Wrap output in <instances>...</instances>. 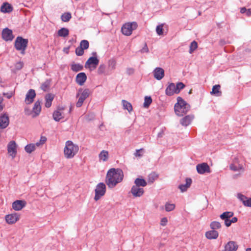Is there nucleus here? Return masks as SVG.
Segmentation results:
<instances>
[{
    "instance_id": "nucleus-43",
    "label": "nucleus",
    "mask_w": 251,
    "mask_h": 251,
    "mask_svg": "<svg viewBox=\"0 0 251 251\" xmlns=\"http://www.w3.org/2000/svg\"><path fill=\"white\" fill-rule=\"evenodd\" d=\"M84 50H87L89 48V42L86 40H83L80 43V46Z\"/></svg>"
},
{
    "instance_id": "nucleus-15",
    "label": "nucleus",
    "mask_w": 251,
    "mask_h": 251,
    "mask_svg": "<svg viewBox=\"0 0 251 251\" xmlns=\"http://www.w3.org/2000/svg\"><path fill=\"white\" fill-rule=\"evenodd\" d=\"M152 73L154 77L158 80H161L164 76V70L162 68H155Z\"/></svg>"
},
{
    "instance_id": "nucleus-44",
    "label": "nucleus",
    "mask_w": 251,
    "mask_h": 251,
    "mask_svg": "<svg viewBox=\"0 0 251 251\" xmlns=\"http://www.w3.org/2000/svg\"><path fill=\"white\" fill-rule=\"evenodd\" d=\"M229 167L231 170L234 171H238L244 170L243 166L240 165L237 166L235 165L232 164L230 165Z\"/></svg>"
},
{
    "instance_id": "nucleus-26",
    "label": "nucleus",
    "mask_w": 251,
    "mask_h": 251,
    "mask_svg": "<svg viewBox=\"0 0 251 251\" xmlns=\"http://www.w3.org/2000/svg\"><path fill=\"white\" fill-rule=\"evenodd\" d=\"M54 99V95L51 94H48L45 96V106L49 108L51 106L52 101Z\"/></svg>"
},
{
    "instance_id": "nucleus-48",
    "label": "nucleus",
    "mask_w": 251,
    "mask_h": 251,
    "mask_svg": "<svg viewBox=\"0 0 251 251\" xmlns=\"http://www.w3.org/2000/svg\"><path fill=\"white\" fill-rule=\"evenodd\" d=\"M108 64L109 67L110 68H111L112 69H115L116 65V62L114 59H110L108 61Z\"/></svg>"
},
{
    "instance_id": "nucleus-35",
    "label": "nucleus",
    "mask_w": 251,
    "mask_h": 251,
    "mask_svg": "<svg viewBox=\"0 0 251 251\" xmlns=\"http://www.w3.org/2000/svg\"><path fill=\"white\" fill-rule=\"evenodd\" d=\"M210 227L211 229L216 230V229H218L221 227V224L219 222L213 221L210 223Z\"/></svg>"
},
{
    "instance_id": "nucleus-47",
    "label": "nucleus",
    "mask_w": 251,
    "mask_h": 251,
    "mask_svg": "<svg viewBox=\"0 0 251 251\" xmlns=\"http://www.w3.org/2000/svg\"><path fill=\"white\" fill-rule=\"evenodd\" d=\"M106 66L104 64H100L98 69V73L99 75H101L104 73L105 71Z\"/></svg>"
},
{
    "instance_id": "nucleus-41",
    "label": "nucleus",
    "mask_w": 251,
    "mask_h": 251,
    "mask_svg": "<svg viewBox=\"0 0 251 251\" xmlns=\"http://www.w3.org/2000/svg\"><path fill=\"white\" fill-rule=\"evenodd\" d=\"M152 102V99L150 96H146L145 97L144 107L148 108Z\"/></svg>"
},
{
    "instance_id": "nucleus-27",
    "label": "nucleus",
    "mask_w": 251,
    "mask_h": 251,
    "mask_svg": "<svg viewBox=\"0 0 251 251\" xmlns=\"http://www.w3.org/2000/svg\"><path fill=\"white\" fill-rule=\"evenodd\" d=\"M71 69L73 72H77L82 71L83 69V66L79 63L73 62L71 64Z\"/></svg>"
},
{
    "instance_id": "nucleus-34",
    "label": "nucleus",
    "mask_w": 251,
    "mask_h": 251,
    "mask_svg": "<svg viewBox=\"0 0 251 251\" xmlns=\"http://www.w3.org/2000/svg\"><path fill=\"white\" fill-rule=\"evenodd\" d=\"M108 152L107 151L103 150L99 154V158L100 160L103 161H106L108 159Z\"/></svg>"
},
{
    "instance_id": "nucleus-36",
    "label": "nucleus",
    "mask_w": 251,
    "mask_h": 251,
    "mask_svg": "<svg viewBox=\"0 0 251 251\" xmlns=\"http://www.w3.org/2000/svg\"><path fill=\"white\" fill-rule=\"evenodd\" d=\"M72 18L71 14L70 12L64 13L61 15V20L64 22H67L70 21Z\"/></svg>"
},
{
    "instance_id": "nucleus-63",
    "label": "nucleus",
    "mask_w": 251,
    "mask_h": 251,
    "mask_svg": "<svg viewBox=\"0 0 251 251\" xmlns=\"http://www.w3.org/2000/svg\"><path fill=\"white\" fill-rule=\"evenodd\" d=\"M238 219L237 217H233L230 220L232 223H235L237 222Z\"/></svg>"
},
{
    "instance_id": "nucleus-29",
    "label": "nucleus",
    "mask_w": 251,
    "mask_h": 251,
    "mask_svg": "<svg viewBox=\"0 0 251 251\" xmlns=\"http://www.w3.org/2000/svg\"><path fill=\"white\" fill-rule=\"evenodd\" d=\"M135 186L138 187H145L147 185L146 181L143 178H137L134 181Z\"/></svg>"
},
{
    "instance_id": "nucleus-54",
    "label": "nucleus",
    "mask_w": 251,
    "mask_h": 251,
    "mask_svg": "<svg viewBox=\"0 0 251 251\" xmlns=\"http://www.w3.org/2000/svg\"><path fill=\"white\" fill-rule=\"evenodd\" d=\"M126 72L128 75H131L134 74V69L132 68H128L126 69Z\"/></svg>"
},
{
    "instance_id": "nucleus-61",
    "label": "nucleus",
    "mask_w": 251,
    "mask_h": 251,
    "mask_svg": "<svg viewBox=\"0 0 251 251\" xmlns=\"http://www.w3.org/2000/svg\"><path fill=\"white\" fill-rule=\"evenodd\" d=\"M246 15L248 16V17H250L251 16V9H248L247 10V11L246 12V13H245Z\"/></svg>"
},
{
    "instance_id": "nucleus-25",
    "label": "nucleus",
    "mask_w": 251,
    "mask_h": 251,
    "mask_svg": "<svg viewBox=\"0 0 251 251\" xmlns=\"http://www.w3.org/2000/svg\"><path fill=\"white\" fill-rule=\"evenodd\" d=\"M41 102L42 100H38L34 103V106L33 107V112L35 113L36 116L38 115L41 112Z\"/></svg>"
},
{
    "instance_id": "nucleus-3",
    "label": "nucleus",
    "mask_w": 251,
    "mask_h": 251,
    "mask_svg": "<svg viewBox=\"0 0 251 251\" xmlns=\"http://www.w3.org/2000/svg\"><path fill=\"white\" fill-rule=\"evenodd\" d=\"M78 150L77 145L73 144L71 141H67L64 150L65 156L67 158H72L77 153Z\"/></svg>"
},
{
    "instance_id": "nucleus-33",
    "label": "nucleus",
    "mask_w": 251,
    "mask_h": 251,
    "mask_svg": "<svg viewBox=\"0 0 251 251\" xmlns=\"http://www.w3.org/2000/svg\"><path fill=\"white\" fill-rule=\"evenodd\" d=\"M124 109L127 110L129 112L132 110V106L131 104L126 100L122 101Z\"/></svg>"
},
{
    "instance_id": "nucleus-57",
    "label": "nucleus",
    "mask_w": 251,
    "mask_h": 251,
    "mask_svg": "<svg viewBox=\"0 0 251 251\" xmlns=\"http://www.w3.org/2000/svg\"><path fill=\"white\" fill-rule=\"evenodd\" d=\"M164 130L161 129V130L157 134V138H162L164 135Z\"/></svg>"
},
{
    "instance_id": "nucleus-5",
    "label": "nucleus",
    "mask_w": 251,
    "mask_h": 251,
    "mask_svg": "<svg viewBox=\"0 0 251 251\" xmlns=\"http://www.w3.org/2000/svg\"><path fill=\"white\" fill-rule=\"evenodd\" d=\"M138 26L136 22L125 24L123 25L121 28L122 32L126 36H129L131 34L133 30L137 28Z\"/></svg>"
},
{
    "instance_id": "nucleus-9",
    "label": "nucleus",
    "mask_w": 251,
    "mask_h": 251,
    "mask_svg": "<svg viewBox=\"0 0 251 251\" xmlns=\"http://www.w3.org/2000/svg\"><path fill=\"white\" fill-rule=\"evenodd\" d=\"M197 172L199 174H204L205 173H210V169L206 163H202L199 164L196 166Z\"/></svg>"
},
{
    "instance_id": "nucleus-51",
    "label": "nucleus",
    "mask_w": 251,
    "mask_h": 251,
    "mask_svg": "<svg viewBox=\"0 0 251 251\" xmlns=\"http://www.w3.org/2000/svg\"><path fill=\"white\" fill-rule=\"evenodd\" d=\"M143 151V149H140L139 150H136V151L134 153V155L136 157H142L143 155V154L141 153Z\"/></svg>"
},
{
    "instance_id": "nucleus-18",
    "label": "nucleus",
    "mask_w": 251,
    "mask_h": 251,
    "mask_svg": "<svg viewBox=\"0 0 251 251\" xmlns=\"http://www.w3.org/2000/svg\"><path fill=\"white\" fill-rule=\"evenodd\" d=\"M26 203L25 201L16 200L12 203V208L16 211H19L25 206Z\"/></svg>"
},
{
    "instance_id": "nucleus-17",
    "label": "nucleus",
    "mask_w": 251,
    "mask_h": 251,
    "mask_svg": "<svg viewBox=\"0 0 251 251\" xmlns=\"http://www.w3.org/2000/svg\"><path fill=\"white\" fill-rule=\"evenodd\" d=\"M194 118V116L193 114L186 115L180 119V123L182 126H187L191 124Z\"/></svg>"
},
{
    "instance_id": "nucleus-60",
    "label": "nucleus",
    "mask_w": 251,
    "mask_h": 251,
    "mask_svg": "<svg viewBox=\"0 0 251 251\" xmlns=\"http://www.w3.org/2000/svg\"><path fill=\"white\" fill-rule=\"evenodd\" d=\"M142 52H148L149 51L147 45H145V46L143 48V49L141 50Z\"/></svg>"
},
{
    "instance_id": "nucleus-6",
    "label": "nucleus",
    "mask_w": 251,
    "mask_h": 251,
    "mask_svg": "<svg viewBox=\"0 0 251 251\" xmlns=\"http://www.w3.org/2000/svg\"><path fill=\"white\" fill-rule=\"evenodd\" d=\"M95 195L94 200L98 201L100 198L104 196L106 192V186L103 182H100L97 184L95 190Z\"/></svg>"
},
{
    "instance_id": "nucleus-7",
    "label": "nucleus",
    "mask_w": 251,
    "mask_h": 251,
    "mask_svg": "<svg viewBox=\"0 0 251 251\" xmlns=\"http://www.w3.org/2000/svg\"><path fill=\"white\" fill-rule=\"evenodd\" d=\"M99 63V60L96 56H91L88 58L87 61L86 62L85 64V67L86 68L91 69L93 68L95 69L97 68V66Z\"/></svg>"
},
{
    "instance_id": "nucleus-59",
    "label": "nucleus",
    "mask_w": 251,
    "mask_h": 251,
    "mask_svg": "<svg viewBox=\"0 0 251 251\" xmlns=\"http://www.w3.org/2000/svg\"><path fill=\"white\" fill-rule=\"evenodd\" d=\"M47 140V138L46 137L41 136L40 140V142L43 145Z\"/></svg>"
},
{
    "instance_id": "nucleus-20",
    "label": "nucleus",
    "mask_w": 251,
    "mask_h": 251,
    "mask_svg": "<svg viewBox=\"0 0 251 251\" xmlns=\"http://www.w3.org/2000/svg\"><path fill=\"white\" fill-rule=\"evenodd\" d=\"M87 79V76L85 73L81 72L78 73L75 78L76 82L79 85L82 86Z\"/></svg>"
},
{
    "instance_id": "nucleus-50",
    "label": "nucleus",
    "mask_w": 251,
    "mask_h": 251,
    "mask_svg": "<svg viewBox=\"0 0 251 251\" xmlns=\"http://www.w3.org/2000/svg\"><path fill=\"white\" fill-rule=\"evenodd\" d=\"M24 66L23 62L20 61L16 63L15 67L16 70H20Z\"/></svg>"
},
{
    "instance_id": "nucleus-49",
    "label": "nucleus",
    "mask_w": 251,
    "mask_h": 251,
    "mask_svg": "<svg viewBox=\"0 0 251 251\" xmlns=\"http://www.w3.org/2000/svg\"><path fill=\"white\" fill-rule=\"evenodd\" d=\"M75 53L77 56H82L84 54V50L80 47H78L75 49Z\"/></svg>"
},
{
    "instance_id": "nucleus-30",
    "label": "nucleus",
    "mask_w": 251,
    "mask_h": 251,
    "mask_svg": "<svg viewBox=\"0 0 251 251\" xmlns=\"http://www.w3.org/2000/svg\"><path fill=\"white\" fill-rule=\"evenodd\" d=\"M220 85L219 84L215 85L213 86L212 91L210 92L211 95H214L216 96H220L222 95V92L220 91Z\"/></svg>"
},
{
    "instance_id": "nucleus-21",
    "label": "nucleus",
    "mask_w": 251,
    "mask_h": 251,
    "mask_svg": "<svg viewBox=\"0 0 251 251\" xmlns=\"http://www.w3.org/2000/svg\"><path fill=\"white\" fill-rule=\"evenodd\" d=\"M186 183L185 184H180L178 186V188L181 192H184L187 191L192 184V179L190 178H186L185 179Z\"/></svg>"
},
{
    "instance_id": "nucleus-64",
    "label": "nucleus",
    "mask_w": 251,
    "mask_h": 251,
    "mask_svg": "<svg viewBox=\"0 0 251 251\" xmlns=\"http://www.w3.org/2000/svg\"><path fill=\"white\" fill-rule=\"evenodd\" d=\"M64 109H65V107H64L59 106L57 107V108L56 110H59L60 112H61L62 111L64 110Z\"/></svg>"
},
{
    "instance_id": "nucleus-56",
    "label": "nucleus",
    "mask_w": 251,
    "mask_h": 251,
    "mask_svg": "<svg viewBox=\"0 0 251 251\" xmlns=\"http://www.w3.org/2000/svg\"><path fill=\"white\" fill-rule=\"evenodd\" d=\"M3 95L4 96H5L7 99H9L12 97L13 93L12 92L3 93Z\"/></svg>"
},
{
    "instance_id": "nucleus-8",
    "label": "nucleus",
    "mask_w": 251,
    "mask_h": 251,
    "mask_svg": "<svg viewBox=\"0 0 251 251\" xmlns=\"http://www.w3.org/2000/svg\"><path fill=\"white\" fill-rule=\"evenodd\" d=\"M89 94L90 90L89 89H85L82 91L76 103L77 107H80L82 106L84 101L89 97Z\"/></svg>"
},
{
    "instance_id": "nucleus-10",
    "label": "nucleus",
    "mask_w": 251,
    "mask_h": 251,
    "mask_svg": "<svg viewBox=\"0 0 251 251\" xmlns=\"http://www.w3.org/2000/svg\"><path fill=\"white\" fill-rule=\"evenodd\" d=\"M1 36L2 39L5 41H11L14 37L12 30L7 27L2 30Z\"/></svg>"
},
{
    "instance_id": "nucleus-46",
    "label": "nucleus",
    "mask_w": 251,
    "mask_h": 251,
    "mask_svg": "<svg viewBox=\"0 0 251 251\" xmlns=\"http://www.w3.org/2000/svg\"><path fill=\"white\" fill-rule=\"evenodd\" d=\"M157 177L158 176L155 173H151L149 176V182L152 183Z\"/></svg>"
},
{
    "instance_id": "nucleus-13",
    "label": "nucleus",
    "mask_w": 251,
    "mask_h": 251,
    "mask_svg": "<svg viewBox=\"0 0 251 251\" xmlns=\"http://www.w3.org/2000/svg\"><path fill=\"white\" fill-rule=\"evenodd\" d=\"M238 245L233 241L228 242L225 246V249L222 251H236L238 250Z\"/></svg>"
},
{
    "instance_id": "nucleus-52",
    "label": "nucleus",
    "mask_w": 251,
    "mask_h": 251,
    "mask_svg": "<svg viewBox=\"0 0 251 251\" xmlns=\"http://www.w3.org/2000/svg\"><path fill=\"white\" fill-rule=\"evenodd\" d=\"M243 204L245 206L251 207V198H247L245 201H244Z\"/></svg>"
},
{
    "instance_id": "nucleus-62",
    "label": "nucleus",
    "mask_w": 251,
    "mask_h": 251,
    "mask_svg": "<svg viewBox=\"0 0 251 251\" xmlns=\"http://www.w3.org/2000/svg\"><path fill=\"white\" fill-rule=\"evenodd\" d=\"M247 9L246 8V7H242L240 9V12L242 14H245L246 12L247 11Z\"/></svg>"
},
{
    "instance_id": "nucleus-38",
    "label": "nucleus",
    "mask_w": 251,
    "mask_h": 251,
    "mask_svg": "<svg viewBox=\"0 0 251 251\" xmlns=\"http://www.w3.org/2000/svg\"><path fill=\"white\" fill-rule=\"evenodd\" d=\"M25 150L26 152L30 153L35 150V145L34 144H28L25 147Z\"/></svg>"
},
{
    "instance_id": "nucleus-31",
    "label": "nucleus",
    "mask_w": 251,
    "mask_h": 251,
    "mask_svg": "<svg viewBox=\"0 0 251 251\" xmlns=\"http://www.w3.org/2000/svg\"><path fill=\"white\" fill-rule=\"evenodd\" d=\"M58 36L62 37H66L68 36L69 34V30L68 28L65 27H62L58 31Z\"/></svg>"
},
{
    "instance_id": "nucleus-2",
    "label": "nucleus",
    "mask_w": 251,
    "mask_h": 251,
    "mask_svg": "<svg viewBox=\"0 0 251 251\" xmlns=\"http://www.w3.org/2000/svg\"><path fill=\"white\" fill-rule=\"evenodd\" d=\"M190 109V105L181 97L177 98V102L175 104L174 110L176 114L179 117L183 116Z\"/></svg>"
},
{
    "instance_id": "nucleus-39",
    "label": "nucleus",
    "mask_w": 251,
    "mask_h": 251,
    "mask_svg": "<svg viewBox=\"0 0 251 251\" xmlns=\"http://www.w3.org/2000/svg\"><path fill=\"white\" fill-rule=\"evenodd\" d=\"M185 87V85L183 83L181 82L177 83L175 85L176 94H178L181 90L184 88Z\"/></svg>"
},
{
    "instance_id": "nucleus-19",
    "label": "nucleus",
    "mask_w": 251,
    "mask_h": 251,
    "mask_svg": "<svg viewBox=\"0 0 251 251\" xmlns=\"http://www.w3.org/2000/svg\"><path fill=\"white\" fill-rule=\"evenodd\" d=\"M6 222L8 224H13L19 219V215L17 213L6 215L5 217Z\"/></svg>"
},
{
    "instance_id": "nucleus-23",
    "label": "nucleus",
    "mask_w": 251,
    "mask_h": 251,
    "mask_svg": "<svg viewBox=\"0 0 251 251\" xmlns=\"http://www.w3.org/2000/svg\"><path fill=\"white\" fill-rule=\"evenodd\" d=\"M205 237L208 239H216L219 236V233L217 231L215 230H211L206 231L205 234Z\"/></svg>"
},
{
    "instance_id": "nucleus-4",
    "label": "nucleus",
    "mask_w": 251,
    "mask_h": 251,
    "mask_svg": "<svg viewBox=\"0 0 251 251\" xmlns=\"http://www.w3.org/2000/svg\"><path fill=\"white\" fill-rule=\"evenodd\" d=\"M28 42L27 39H24L21 36H18L15 41V48L17 50H21L22 53L24 54L25 50L27 46Z\"/></svg>"
},
{
    "instance_id": "nucleus-11",
    "label": "nucleus",
    "mask_w": 251,
    "mask_h": 251,
    "mask_svg": "<svg viewBox=\"0 0 251 251\" xmlns=\"http://www.w3.org/2000/svg\"><path fill=\"white\" fill-rule=\"evenodd\" d=\"M130 192L134 197H140L144 194V190L142 188L133 185L131 187Z\"/></svg>"
},
{
    "instance_id": "nucleus-32",
    "label": "nucleus",
    "mask_w": 251,
    "mask_h": 251,
    "mask_svg": "<svg viewBox=\"0 0 251 251\" xmlns=\"http://www.w3.org/2000/svg\"><path fill=\"white\" fill-rule=\"evenodd\" d=\"M233 215V212L226 211L220 215V217L223 220L225 221L229 219Z\"/></svg>"
},
{
    "instance_id": "nucleus-55",
    "label": "nucleus",
    "mask_w": 251,
    "mask_h": 251,
    "mask_svg": "<svg viewBox=\"0 0 251 251\" xmlns=\"http://www.w3.org/2000/svg\"><path fill=\"white\" fill-rule=\"evenodd\" d=\"M168 222L167 219L166 217L163 218L161 220V225L164 226L167 224Z\"/></svg>"
},
{
    "instance_id": "nucleus-40",
    "label": "nucleus",
    "mask_w": 251,
    "mask_h": 251,
    "mask_svg": "<svg viewBox=\"0 0 251 251\" xmlns=\"http://www.w3.org/2000/svg\"><path fill=\"white\" fill-rule=\"evenodd\" d=\"M164 26V24H161L157 25L156 27V32L158 35L161 36L163 35V27Z\"/></svg>"
},
{
    "instance_id": "nucleus-45",
    "label": "nucleus",
    "mask_w": 251,
    "mask_h": 251,
    "mask_svg": "<svg viewBox=\"0 0 251 251\" xmlns=\"http://www.w3.org/2000/svg\"><path fill=\"white\" fill-rule=\"evenodd\" d=\"M165 207L166 211L167 212H170L175 209V205L173 203H166Z\"/></svg>"
},
{
    "instance_id": "nucleus-1",
    "label": "nucleus",
    "mask_w": 251,
    "mask_h": 251,
    "mask_svg": "<svg viewBox=\"0 0 251 251\" xmlns=\"http://www.w3.org/2000/svg\"><path fill=\"white\" fill-rule=\"evenodd\" d=\"M123 177L124 174L122 170L111 168L107 173L106 183L109 188H113L117 183L122 181Z\"/></svg>"
},
{
    "instance_id": "nucleus-12",
    "label": "nucleus",
    "mask_w": 251,
    "mask_h": 251,
    "mask_svg": "<svg viewBox=\"0 0 251 251\" xmlns=\"http://www.w3.org/2000/svg\"><path fill=\"white\" fill-rule=\"evenodd\" d=\"M9 124V119L8 114L4 113L0 116V128H5Z\"/></svg>"
},
{
    "instance_id": "nucleus-42",
    "label": "nucleus",
    "mask_w": 251,
    "mask_h": 251,
    "mask_svg": "<svg viewBox=\"0 0 251 251\" xmlns=\"http://www.w3.org/2000/svg\"><path fill=\"white\" fill-rule=\"evenodd\" d=\"M198 48V43L196 41H193L191 42L189 52L190 53H192L193 51Z\"/></svg>"
},
{
    "instance_id": "nucleus-14",
    "label": "nucleus",
    "mask_w": 251,
    "mask_h": 251,
    "mask_svg": "<svg viewBox=\"0 0 251 251\" xmlns=\"http://www.w3.org/2000/svg\"><path fill=\"white\" fill-rule=\"evenodd\" d=\"M36 96L35 91L33 89H30L26 94L25 102L27 104H29L33 102L34 99Z\"/></svg>"
},
{
    "instance_id": "nucleus-37",
    "label": "nucleus",
    "mask_w": 251,
    "mask_h": 251,
    "mask_svg": "<svg viewBox=\"0 0 251 251\" xmlns=\"http://www.w3.org/2000/svg\"><path fill=\"white\" fill-rule=\"evenodd\" d=\"M51 83L50 79H47L44 83L41 85V89L44 91H46L49 88Z\"/></svg>"
},
{
    "instance_id": "nucleus-58",
    "label": "nucleus",
    "mask_w": 251,
    "mask_h": 251,
    "mask_svg": "<svg viewBox=\"0 0 251 251\" xmlns=\"http://www.w3.org/2000/svg\"><path fill=\"white\" fill-rule=\"evenodd\" d=\"M230 219H228L225 221V224L227 227H229L232 224Z\"/></svg>"
},
{
    "instance_id": "nucleus-16",
    "label": "nucleus",
    "mask_w": 251,
    "mask_h": 251,
    "mask_svg": "<svg viewBox=\"0 0 251 251\" xmlns=\"http://www.w3.org/2000/svg\"><path fill=\"white\" fill-rule=\"evenodd\" d=\"M17 145L14 141H10L7 145V151L10 155L15 157L17 153Z\"/></svg>"
},
{
    "instance_id": "nucleus-22",
    "label": "nucleus",
    "mask_w": 251,
    "mask_h": 251,
    "mask_svg": "<svg viewBox=\"0 0 251 251\" xmlns=\"http://www.w3.org/2000/svg\"><path fill=\"white\" fill-rule=\"evenodd\" d=\"M13 10L12 6L9 3L4 2L0 7V11L4 13H10Z\"/></svg>"
},
{
    "instance_id": "nucleus-53",
    "label": "nucleus",
    "mask_w": 251,
    "mask_h": 251,
    "mask_svg": "<svg viewBox=\"0 0 251 251\" xmlns=\"http://www.w3.org/2000/svg\"><path fill=\"white\" fill-rule=\"evenodd\" d=\"M237 198L241 201H242L243 203L244 201H245L246 200V199H247V198L245 196H244V195H242V194H241L240 193H238L237 194Z\"/></svg>"
},
{
    "instance_id": "nucleus-24",
    "label": "nucleus",
    "mask_w": 251,
    "mask_h": 251,
    "mask_svg": "<svg viewBox=\"0 0 251 251\" xmlns=\"http://www.w3.org/2000/svg\"><path fill=\"white\" fill-rule=\"evenodd\" d=\"M176 88L175 84L174 83H171L167 87L165 90V94L168 96H173L174 94H176Z\"/></svg>"
},
{
    "instance_id": "nucleus-28",
    "label": "nucleus",
    "mask_w": 251,
    "mask_h": 251,
    "mask_svg": "<svg viewBox=\"0 0 251 251\" xmlns=\"http://www.w3.org/2000/svg\"><path fill=\"white\" fill-rule=\"evenodd\" d=\"M53 119L56 122H59L61 119L64 118L63 113L59 110H55L53 112Z\"/></svg>"
}]
</instances>
